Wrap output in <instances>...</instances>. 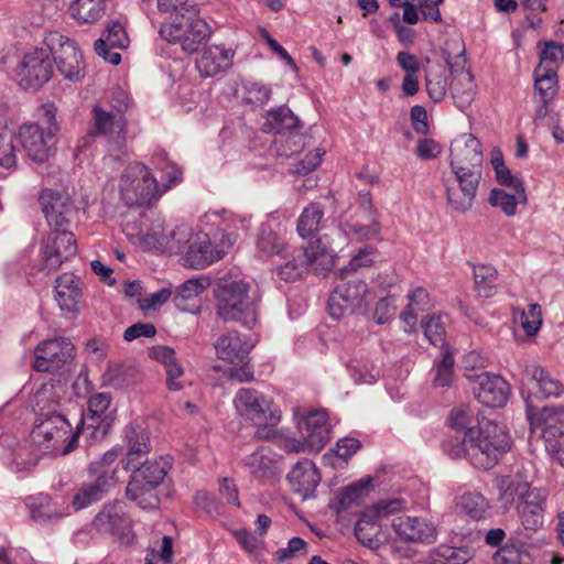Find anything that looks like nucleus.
Listing matches in <instances>:
<instances>
[{
	"label": "nucleus",
	"instance_id": "f257e3e1",
	"mask_svg": "<svg viewBox=\"0 0 564 564\" xmlns=\"http://www.w3.org/2000/svg\"><path fill=\"white\" fill-rule=\"evenodd\" d=\"M84 423L73 431L67 419L58 413H46L31 431L30 441L20 446L10 464L15 473L29 471L34 468L41 456H66L78 446L79 433Z\"/></svg>",
	"mask_w": 564,
	"mask_h": 564
},
{
	"label": "nucleus",
	"instance_id": "f03ea898",
	"mask_svg": "<svg viewBox=\"0 0 564 564\" xmlns=\"http://www.w3.org/2000/svg\"><path fill=\"white\" fill-rule=\"evenodd\" d=\"M510 436L503 425L481 420L476 430L466 432L462 442L449 449L453 458L466 457L477 468L490 469L510 449Z\"/></svg>",
	"mask_w": 564,
	"mask_h": 564
},
{
	"label": "nucleus",
	"instance_id": "7ed1b4c3",
	"mask_svg": "<svg viewBox=\"0 0 564 564\" xmlns=\"http://www.w3.org/2000/svg\"><path fill=\"white\" fill-rule=\"evenodd\" d=\"M216 313L225 322H237L251 329L258 322L261 296L257 285L245 280L225 281L215 289Z\"/></svg>",
	"mask_w": 564,
	"mask_h": 564
},
{
	"label": "nucleus",
	"instance_id": "20e7f679",
	"mask_svg": "<svg viewBox=\"0 0 564 564\" xmlns=\"http://www.w3.org/2000/svg\"><path fill=\"white\" fill-rule=\"evenodd\" d=\"M159 33L165 41L180 44L185 53L193 54L209 40L213 30L200 17L199 9L192 4L183 7V11L175 14L171 21L162 22Z\"/></svg>",
	"mask_w": 564,
	"mask_h": 564
},
{
	"label": "nucleus",
	"instance_id": "39448f33",
	"mask_svg": "<svg viewBox=\"0 0 564 564\" xmlns=\"http://www.w3.org/2000/svg\"><path fill=\"white\" fill-rule=\"evenodd\" d=\"M237 413L256 427L254 437L268 441L274 436L273 429L281 421V410L272 399L251 388L239 389L234 398Z\"/></svg>",
	"mask_w": 564,
	"mask_h": 564
},
{
	"label": "nucleus",
	"instance_id": "423d86ee",
	"mask_svg": "<svg viewBox=\"0 0 564 564\" xmlns=\"http://www.w3.org/2000/svg\"><path fill=\"white\" fill-rule=\"evenodd\" d=\"M335 250L322 238L311 242L307 248H288L279 256L284 262L276 267L278 276L285 282L300 279L310 268L315 272L329 270L334 265Z\"/></svg>",
	"mask_w": 564,
	"mask_h": 564
},
{
	"label": "nucleus",
	"instance_id": "0eeeda50",
	"mask_svg": "<svg viewBox=\"0 0 564 564\" xmlns=\"http://www.w3.org/2000/svg\"><path fill=\"white\" fill-rule=\"evenodd\" d=\"M55 115V107L52 104H46L40 110V122L26 123L19 128V144L35 162L46 161L52 153L53 139L59 129Z\"/></svg>",
	"mask_w": 564,
	"mask_h": 564
},
{
	"label": "nucleus",
	"instance_id": "6e6552de",
	"mask_svg": "<svg viewBox=\"0 0 564 564\" xmlns=\"http://www.w3.org/2000/svg\"><path fill=\"white\" fill-rule=\"evenodd\" d=\"M119 194L126 205H150L163 195L150 169L140 162L129 164L120 178Z\"/></svg>",
	"mask_w": 564,
	"mask_h": 564
},
{
	"label": "nucleus",
	"instance_id": "1a4fd4ad",
	"mask_svg": "<svg viewBox=\"0 0 564 564\" xmlns=\"http://www.w3.org/2000/svg\"><path fill=\"white\" fill-rule=\"evenodd\" d=\"M373 300L375 293L365 281L349 280L330 294L327 310L334 319H339L347 313L366 314Z\"/></svg>",
	"mask_w": 564,
	"mask_h": 564
},
{
	"label": "nucleus",
	"instance_id": "9d476101",
	"mask_svg": "<svg viewBox=\"0 0 564 564\" xmlns=\"http://www.w3.org/2000/svg\"><path fill=\"white\" fill-rule=\"evenodd\" d=\"M44 44L50 47L52 61L65 79L78 82L84 77V58L75 41L58 31H48Z\"/></svg>",
	"mask_w": 564,
	"mask_h": 564
},
{
	"label": "nucleus",
	"instance_id": "9b49d317",
	"mask_svg": "<svg viewBox=\"0 0 564 564\" xmlns=\"http://www.w3.org/2000/svg\"><path fill=\"white\" fill-rule=\"evenodd\" d=\"M480 178L481 171L463 166L451 167L443 176L446 200L454 212L466 213L473 207Z\"/></svg>",
	"mask_w": 564,
	"mask_h": 564
},
{
	"label": "nucleus",
	"instance_id": "f8f14e48",
	"mask_svg": "<svg viewBox=\"0 0 564 564\" xmlns=\"http://www.w3.org/2000/svg\"><path fill=\"white\" fill-rule=\"evenodd\" d=\"M51 50L33 47L25 52L17 67L15 76L23 88H40L47 83L54 73Z\"/></svg>",
	"mask_w": 564,
	"mask_h": 564
},
{
	"label": "nucleus",
	"instance_id": "ddd939ff",
	"mask_svg": "<svg viewBox=\"0 0 564 564\" xmlns=\"http://www.w3.org/2000/svg\"><path fill=\"white\" fill-rule=\"evenodd\" d=\"M75 347L68 338L56 337L40 343L35 348L33 367L41 372H66L74 360Z\"/></svg>",
	"mask_w": 564,
	"mask_h": 564
},
{
	"label": "nucleus",
	"instance_id": "4468645a",
	"mask_svg": "<svg viewBox=\"0 0 564 564\" xmlns=\"http://www.w3.org/2000/svg\"><path fill=\"white\" fill-rule=\"evenodd\" d=\"M235 241L236 236L229 232L223 235L220 242L214 246L207 234H197L185 250L183 263L192 269H203L220 260Z\"/></svg>",
	"mask_w": 564,
	"mask_h": 564
},
{
	"label": "nucleus",
	"instance_id": "2eb2a0df",
	"mask_svg": "<svg viewBox=\"0 0 564 564\" xmlns=\"http://www.w3.org/2000/svg\"><path fill=\"white\" fill-rule=\"evenodd\" d=\"M76 252L74 235L65 229H54L42 242L40 270L50 274Z\"/></svg>",
	"mask_w": 564,
	"mask_h": 564
},
{
	"label": "nucleus",
	"instance_id": "dca6fc26",
	"mask_svg": "<svg viewBox=\"0 0 564 564\" xmlns=\"http://www.w3.org/2000/svg\"><path fill=\"white\" fill-rule=\"evenodd\" d=\"M497 490L496 502L503 512L519 505L534 488L520 470L500 476L495 481Z\"/></svg>",
	"mask_w": 564,
	"mask_h": 564
},
{
	"label": "nucleus",
	"instance_id": "f3484780",
	"mask_svg": "<svg viewBox=\"0 0 564 564\" xmlns=\"http://www.w3.org/2000/svg\"><path fill=\"white\" fill-rule=\"evenodd\" d=\"M94 524L100 531L117 535L123 544H130L133 541L131 519L126 512L123 502L115 501L106 505L96 516Z\"/></svg>",
	"mask_w": 564,
	"mask_h": 564
},
{
	"label": "nucleus",
	"instance_id": "a211bd4d",
	"mask_svg": "<svg viewBox=\"0 0 564 564\" xmlns=\"http://www.w3.org/2000/svg\"><path fill=\"white\" fill-rule=\"evenodd\" d=\"M40 204L47 224L54 229H64L75 213L70 197L63 192L43 189Z\"/></svg>",
	"mask_w": 564,
	"mask_h": 564
},
{
	"label": "nucleus",
	"instance_id": "6ab92c4d",
	"mask_svg": "<svg viewBox=\"0 0 564 564\" xmlns=\"http://www.w3.org/2000/svg\"><path fill=\"white\" fill-rule=\"evenodd\" d=\"M475 381L474 393L480 403L490 408H500L507 403L510 388L501 376L481 372L475 376Z\"/></svg>",
	"mask_w": 564,
	"mask_h": 564
},
{
	"label": "nucleus",
	"instance_id": "aec40b11",
	"mask_svg": "<svg viewBox=\"0 0 564 564\" xmlns=\"http://www.w3.org/2000/svg\"><path fill=\"white\" fill-rule=\"evenodd\" d=\"M395 534L405 542L433 543L436 540V528L426 518L401 516L392 521Z\"/></svg>",
	"mask_w": 564,
	"mask_h": 564
},
{
	"label": "nucleus",
	"instance_id": "412c9836",
	"mask_svg": "<svg viewBox=\"0 0 564 564\" xmlns=\"http://www.w3.org/2000/svg\"><path fill=\"white\" fill-rule=\"evenodd\" d=\"M299 427L306 436L307 448L313 452H319L330 440L332 429L324 410L310 411Z\"/></svg>",
	"mask_w": 564,
	"mask_h": 564
},
{
	"label": "nucleus",
	"instance_id": "4be33fe9",
	"mask_svg": "<svg viewBox=\"0 0 564 564\" xmlns=\"http://www.w3.org/2000/svg\"><path fill=\"white\" fill-rule=\"evenodd\" d=\"M451 167L463 166L481 171L482 151L479 140L473 134L456 139L451 148Z\"/></svg>",
	"mask_w": 564,
	"mask_h": 564
},
{
	"label": "nucleus",
	"instance_id": "5701e85b",
	"mask_svg": "<svg viewBox=\"0 0 564 564\" xmlns=\"http://www.w3.org/2000/svg\"><path fill=\"white\" fill-rule=\"evenodd\" d=\"M218 359L231 365L245 364L253 345L237 330H229L217 338L214 344Z\"/></svg>",
	"mask_w": 564,
	"mask_h": 564
},
{
	"label": "nucleus",
	"instance_id": "b1692460",
	"mask_svg": "<svg viewBox=\"0 0 564 564\" xmlns=\"http://www.w3.org/2000/svg\"><path fill=\"white\" fill-rule=\"evenodd\" d=\"M93 135H107L113 139L116 145L121 148L126 140V119L118 112H110L100 106H95Z\"/></svg>",
	"mask_w": 564,
	"mask_h": 564
},
{
	"label": "nucleus",
	"instance_id": "393cba45",
	"mask_svg": "<svg viewBox=\"0 0 564 564\" xmlns=\"http://www.w3.org/2000/svg\"><path fill=\"white\" fill-rule=\"evenodd\" d=\"M528 419L532 430L541 431L544 441L564 434V405L544 406L536 414L529 410Z\"/></svg>",
	"mask_w": 564,
	"mask_h": 564
},
{
	"label": "nucleus",
	"instance_id": "a878e982",
	"mask_svg": "<svg viewBox=\"0 0 564 564\" xmlns=\"http://www.w3.org/2000/svg\"><path fill=\"white\" fill-rule=\"evenodd\" d=\"M82 296V281L74 273L67 272L56 279L55 300L63 312L77 314Z\"/></svg>",
	"mask_w": 564,
	"mask_h": 564
},
{
	"label": "nucleus",
	"instance_id": "bb28decb",
	"mask_svg": "<svg viewBox=\"0 0 564 564\" xmlns=\"http://www.w3.org/2000/svg\"><path fill=\"white\" fill-rule=\"evenodd\" d=\"M242 463L249 474L259 480L274 478L280 474L276 455L269 447H260L250 455H247Z\"/></svg>",
	"mask_w": 564,
	"mask_h": 564
},
{
	"label": "nucleus",
	"instance_id": "cd10ccee",
	"mask_svg": "<svg viewBox=\"0 0 564 564\" xmlns=\"http://www.w3.org/2000/svg\"><path fill=\"white\" fill-rule=\"evenodd\" d=\"M288 480L295 492L303 499H308L313 496L321 477L313 462L302 459L288 474Z\"/></svg>",
	"mask_w": 564,
	"mask_h": 564
},
{
	"label": "nucleus",
	"instance_id": "c85d7f7f",
	"mask_svg": "<svg viewBox=\"0 0 564 564\" xmlns=\"http://www.w3.org/2000/svg\"><path fill=\"white\" fill-rule=\"evenodd\" d=\"M546 495L534 488L518 506V513L525 530L536 531L543 524Z\"/></svg>",
	"mask_w": 564,
	"mask_h": 564
},
{
	"label": "nucleus",
	"instance_id": "c756f323",
	"mask_svg": "<svg viewBox=\"0 0 564 564\" xmlns=\"http://www.w3.org/2000/svg\"><path fill=\"white\" fill-rule=\"evenodd\" d=\"M169 463L160 458L159 460H148L141 466L132 468L131 479L129 481V492H135L139 485H145L147 488L158 487L166 476Z\"/></svg>",
	"mask_w": 564,
	"mask_h": 564
},
{
	"label": "nucleus",
	"instance_id": "7c9ffc66",
	"mask_svg": "<svg viewBox=\"0 0 564 564\" xmlns=\"http://www.w3.org/2000/svg\"><path fill=\"white\" fill-rule=\"evenodd\" d=\"M381 531V519L370 507L362 510L355 524L357 540L371 550H378L381 545L379 534Z\"/></svg>",
	"mask_w": 564,
	"mask_h": 564
},
{
	"label": "nucleus",
	"instance_id": "2f4dec72",
	"mask_svg": "<svg viewBox=\"0 0 564 564\" xmlns=\"http://www.w3.org/2000/svg\"><path fill=\"white\" fill-rule=\"evenodd\" d=\"M123 442L128 447L126 470L135 467V459L150 453V437L148 433L132 424L124 429Z\"/></svg>",
	"mask_w": 564,
	"mask_h": 564
},
{
	"label": "nucleus",
	"instance_id": "473e14b6",
	"mask_svg": "<svg viewBox=\"0 0 564 564\" xmlns=\"http://www.w3.org/2000/svg\"><path fill=\"white\" fill-rule=\"evenodd\" d=\"M300 119L285 106L269 110L263 123L264 132L279 134L281 137L286 135L293 130H300Z\"/></svg>",
	"mask_w": 564,
	"mask_h": 564
},
{
	"label": "nucleus",
	"instance_id": "72a5a7b5",
	"mask_svg": "<svg viewBox=\"0 0 564 564\" xmlns=\"http://www.w3.org/2000/svg\"><path fill=\"white\" fill-rule=\"evenodd\" d=\"M371 488V479H360L341 489L336 499L330 503V508L336 513H341L356 506H359L368 496Z\"/></svg>",
	"mask_w": 564,
	"mask_h": 564
},
{
	"label": "nucleus",
	"instance_id": "f704fd0d",
	"mask_svg": "<svg viewBox=\"0 0 564 564\" xmlns=\"http://www.w3.org/2000/svg\"><path fill=\"white\" fill-rule=\"evenodd\" d=\"M232 54L220 46L206 48L196 61V67L204 77H213L229 66Z\"/></svg>",
	"mask_w": 564,
	"mask_h": 564
},
{
	"label": "nucleus",
	"instance_id": "c9c22d12",
	"mask_svg": "<svg viewBox=\"0 0 564 564\" xmlns=\"http://www.w3.org/2000/svg\"><path fill=\"white\" fill-rule=\"evenodd\" d=\"M110 477L107 471L96 477L93 482L84 484L73 499V507L82 510L99 501L110 487Z\"/></svg>",
	"mask_w": 564,
	"mask_h": 564
},
{
	"label": "nucleus",
	"instance_id": "e433bc0d",
	"mask_svg": "<svg viewBox=\"0 0 564 564\" xmlns=\"http://www.w3.org/2000/svg\"><path fill=\"white\" fill-rule=\"evenodd\" d=\"M257 250L265 257L283 256L288 252L285 238L269 224H263L256 240Z\"/></svg>",
	"mask_w": 564,
	"mask_h": 564
},
{
	"label": "nucleus",
	"instance_id": "4c0bfd02",
	"mask_svg": "<svg viewBox=\"0 0 564 564\" xmlns=\"http://www.w3.org/2000/svg\"><path fill=\"white\" fill-rule=\"evenodd\" d=\"M360 219L366 223L362 224L359 220H344L340 224V230L347 236L349 239L364 241L370 240L379 236L380 234V224L378 217L368 218L367 216H360Z\"/></svg>",
	"mask_w": 564,
	"mask_h": 564
},
{
	"label": "nucleus",
	"instance_id": "58836bf2",
	"mask_svg": "<svg viewBox=\"0 0 564 564\" xmlns=\"http://www.w3.org/2000/svg\"><path fill=\"white\" fill-rule=\"evenodd\" d=\"M187 0H142L152 22L161 25L164 21H171L175 14L183 11V7H189Z\"/></svg>",
	"mask_w": 564,
	"mask_h": 564
},
{
	"label": "nucleus",
	"instance_id": "ea45409f",
	"mask_svg": "<svg viewBox=\"0 0 564 564\" xmlns=\"http://www.w3.org/2000/svg\"><path fill=\"white\" fill-rule=\"evenodd\" d=\"M476 95V86L473 75L469 72L462 70L454 75L452 82V96L456 106L464 110L470 106Z\"/></svg>",
	"mask_w": 564,
	"mask_h": 564
},
{
	"label": "nucleus",
	"instance_id": "a19ab883",
	"mask_svg": "<svg viewBox=\"0 0 564 564\" xmlns=\"http://www.w3.org/2000/svg\"><path fill=\"white\" fill-rule=\"evenodd\" d=\"M324 208L319 203H310L297 218L296 230L302 238L316 234L322 228Z\"/></svg>",
	"mask_w": 564,
	"mask_h": 564
},
{
	"label": "nucleus",
	"instance_id": "79ce46f5",
	"mask_svg": "<svg viewBox=\"0 0 564 564\" xmlns=\"http://www.w3.org/2000/svg\"><path fill=\"white\" fill-rule=\"evenodd\" d=\"M524 372L535 382L540 393L544 398L560 397L563 391L562 383L545 368L538 365L528 366Z\"/></svg>",
	"mask_w": 564,
	"mask_h": 564
},
{
	"label": "nucleus",
	"instance_id": "37998d69",
	"mask_svg": "<svg viewBox=\"0 0 564 564\" xmlns=\"http://www.w3.org/2000/svg\"><path fill=\"white\" fill-rule=\"evenodd\" d=\"M129 37L123 25L117 21L109 23L100 39L95 42V51L98 55L106 53V47L126 48Z\"/></svg>",
	"mask_w": 564,
	"mask_h": 564
},
{
	"label": "nucleus",
	"instance_id": "c03bdc74",
	"mask_svg": "<svg viewBox=\"0 0 564 564\" xmlns=\"http://www.w3.org/2000/svg\"><path fill=\"white\" fill-rule=\"evenodd\" d=\"M105 10V0H75L69 8L72 17L80 23L98 21Z\"/></svg>",
	"mask_w": 564,
	"mask_h": 564
},
{
	"label": "nucleus",
	"instance_id": "a18cd8bd",
	"mask_svg": "<svg viewBox=\"0 0 564 564\" xmlns=\"http://www.w3.org/2000/svg\"><path fill=\"white\" fill-rule=\"evenodd\" d=\"M474 280L477 294L480 297H491L497 292L498 272L489 264H479L474 268Z\"/></svg>",
	"mask_w": 564,
	"mask_h": 564
},
{
	"label": "nucleus",
	"instance_id": "49530a36",
	"mask_svg": "<svg viewBox=\"0 0 564 564\" xmlns=\"http://www.w3.org/2000/svg\"><path fill=\"white\" fill-rule=\"evenodd\" d=\"M513 191V194H509L505 189H491L489 195L490 205L499 207L507 216H513L517 205L527 203L525 189Z\"/></svg>",
	"mask_w": 564,
	"mask_h": 564
},
{
	"label": "nucleus",
	"instance_id": "de8ad7c7",
	"mask_svg": "<svg viewBox=\"0 0 564 564\" xmlns=\"http://www.w3.org/2000/svg\"><path fill=\"white\" fill-rule=\"evenodd\" d=\"M538 46L540 48V63L536 66L539 72L543 69H553L554 73H557V69L564 59L563 44L554 41H546L544 43H540Z\"/></svg>",
	"mask_w": 564,
	"mask_h": 564
},
{
	"label": "nucleus",
	"instance_id": "09e8293b",
	"mask_svg": "<svg viewBox=\"0 0 564 564\" xmlns=\"http://www.w3.org/2000/svg\"><path fill=\"white\" fill-rule=\"evenodd\" d=\"M194 238L193 229L186 224H181L172 229H169V240H161V246L170 253L184 252L192 239Z\"/></svg>",
	"mask_w": 564,
	"mask_h": 564
},
{
	"label": "nucleus",
	"instance_id": "8fccbe9b",
	"mask_svg": "<svg viewBox=\"0 0 564 564\" xmlns=\"http://www.w3.org/2000/svg\"><path fill=\"white\" fill-rule=\"evenodd\" d=\"M448 423L451 427L465 431L466 433L470 430H476L481 424V421L474 409L469 405L460 404L451 411Z\"/></svg>",
	"mask_w": 564,
	"mask_h": 564
},
{
	"label": "nucleus",
	"instance_id": "3c124183",
	"mask_svg": "<svg viewBox=\"0 0 564 564\" xmlns=\"http://www.w3.org/2000/svg\"><path fill=\"white\" fill-rule=\"evenodd\" d=\"M18 133L8 128L0 130V166L11 169L17 164Z\"/></svg>",
	"mask_w": 564,
	"mask_h": 564
},
{
	"label": "nucleus",
	"instance_id": "603ef678",
	"mask_svg": "<svg viewBox=\"0 0 564 564\" xmlns=\"http://www.w3.org/2000/svg\"><path fill=\"white\" fill-rule=\"evenodd\" d=\"M155 167L161 172L160 187L163 189V194L174 184L181 182L182 170L174 163L166 159L163 152L155 154L154 156Z\"/></svg>",
	"mask_w": 564,
	"mask_h": 564
},
{
	"label": "nucleus",
	"instance_id": "864d4df0",
	"mask_svg": "<svg viewBox=\"0 0 564 564\" xmlns=\"http://www.w3.org/2000/svg\"><path fill=\"white\" fill-rule=\"evenodd\" d=\"M534 86L544 104L554 98L557 90V73L553 69L534 70Z\"/></svg>",
	"mask_w": 564,
	"mask_h": 564
},
{
	"label": "nucleus",
	"instance_id": "5fc2aeb1",
	"mask_svg": "<svg viewBox=\"0 0 564 564\" xmlns=\"http://www.w3.org/2000/svg\"><path fill=\"white\" fill-rule=\"evenodd\" d=\"M459 503L462 509L475 520L481 519L489 508L488 500L476 491L465 492L460 497Z\"/></svg>",
	"mask_w": 564,
	"mask_h": 564
},
{
	"label": "nucleus",
	"instance_id": "6e6d98bb",
	"mask_svg": "<svg viewBox=\"0 0 564 564\" xmlns=\"http://www.w3.org/2000/svg\"><path fill=\"white\" fill-rule=\"evenodd\" d=\"M454 358L452 351L446 348L443 351L442 359L436 364L434 369L433 384L435 387H447L453 381L454 376Z\"/></svg>",
	"mask_w": 564,
	"mask_h": 564
},
{
	"label": "nucleus",
	"instance_id": "4d7b16f0",
	"mask_svg": "<svg viewBox=\"0 0 564 564\" xmlns=\"http://www.w3.org/2000/svg\"><path fill=\"white\" fill-rule=\"evenodd\" d=\"M276 153L280 156H292L299 153L305 145V135L300 133L299 130H293L286 135L275 140Z\"/></svg>",
	"mask_w": 564,
	"mask_h": 564
},
{
	"label": "nucleus",
	"instance_id": "13d9d810",
	"mask_svg": "<svg viewBox=\"0 0 564 564\" xmlns=\"http://www.w3.org/2000/svg\"><path fill=\"white\" fill-rule=\"evenodd\" d=\"M426 339L434 346H445V322L442 316H430L422 323Z\"/></svg>",
	"mask_w": 564,
	"mask_h": 564
},
{
	"label": "nucleus",
	"instance_id": "bf43d9fd",
	"mask_svg": "<svg viewBox=\"0 0 564 564\" xmlns=\"http://www.w3.org/2000/svg\"><path fill=\"white\" fill-rule=\"evenodd\" d=\"M492 561L495 564H521V542L516 540L509 541L494 554Z\"/></svg>",
	"mask_w": 564,
	"mask_h": 564
},
{
	"label": "nucleus",
	"instance_id": "052dcab7",
	"mask_svg": "<svg viewBox=\"0 0 564 564\" xmlns=\"http://www.w3.org/2000/svg\"><path fill=\"white\" fill-rule=\"evenodd\" d=\"M205 285L199 280H187L180 288L174 296V304L181 311H191L183 301L199 295Z\"/></svg>",
	"mask_w": 564,
	"mask_h": 564
},
{
	"label": "nucleus",
	"instance_id": "680f3d73",
	"mask_svg": "<svg viewBox=\"0 0 564 564\" xmlns=\"http://www.w3.org/2000/svg\"><path fill=\"white\" fill-rule=\"evenodd\" d=\"M245 100L250 105L262 106L271 97V88L264 84L250 82L243 85Z\"/></svg>",
	"mask_w": 564,
	"mask_h": 564
},
{
	"label": "nucleus",
	"instance_id": "e2e57ef3",
	"mask_svg": "<svg viewBox=\"0 0 564 564\" xmlns=\"http://www.w3.org/2000/svg\"><path fill=\"white\" fill-rule=\"evenodd\" d=\"M163 239L169 240V230L165 229L160 220L153 223L151 228L143 236L144 245L156 252H167L165 247L160 245Z\"/></svg>",
	"mask_w": 564,
	"mask_h": 564
},
{
	"label": "nucleus",
	"instance_id": "0e129e2a",
	"mask_svg": "<svg viewBox=\"0 0 564 564\" xmlns=\"http://www.w3.org/2000/svg\"><path fill=\"white\" fill-rule=\"evenodd\" d=\"M118 456V448L113 447L107 451L100 459L90 463L89 471L96 475V477L107 471L108 476L110 477V485H112L115 482V470L111 469V466L117 460Z\"/></svg>",
	"mask_w": 564,
	"mask_h": 564
},
{
	"label": "nucleus",
	"instance_id": "69168bd1",
	"mask_svg": "<svg viewBox=\"0 0 564 564\" xmlns=\"http://www.w3.org/2000/svg\"><path fill=\"white\" fill-rule=\"evenodd\" d=\"M154 488H147L145 485H139L135 492H129V485L126 489L128 499L135 501L142 509H154L158 506V497L154 494Z\"/></svg>",
	"mask_w": 564,
	"mask_h": 564
},
{
	"label": "nucleus",
	"instance_id": "338daca9",
	"mask_svg": "<svg viewBox=\"0 0 564 564\" xmlns=\"http://www.w3.org/2000/svg\"><path fill=\"white\" fill-rule=\"evenodd\" d=\"M408 502L402 498H388L382 499L371 506L372 511L376 512L377 517L381 520L391 514L401 512L406 509Z\"/></svg>",
	"mask_w": 564,
	"mask_h": 564
},
{
	"label": "nucleus",
	"instance_id": "774afa93",
	"mask_svg": "<svg viewBox=\"0 0 564 564\" xmlns=\"http://www.w3.org/2000/svg\"><path fill=\"white\" fill-rule=\"evenodd\" d=\"M438 554L444 560L443 564H466L474 556L473 551L468 547L442 546Z\"/></svg>",
	"mask_w": 564,
	"mask_h": 564
}]
</instances>
